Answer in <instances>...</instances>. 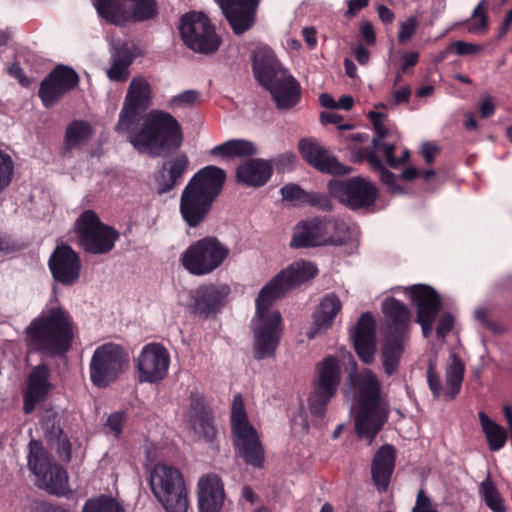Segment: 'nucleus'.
I'll use <instances>...</instances> for the list:
<instances>
[{"instance_id": "f257e3e1", "label": "nucleus", "mask_w": 512, "mask_h": 512, "mask_svg": "<svg viewBox=\"0 0 512 512\" xmlns=\"http://www.w3.org/2000/svg\"><path fill=\"white\" fill-rule=\"evenodd\" d=\"M348 359L353 370L349 374L355 390L352 407L356 435L371 444L388 419V408L381 397V385L376 375L369 369L356 371V362L350 353L340 356L329 355L318 365L314 389L309 397V411L322 418L330 400L336 395L341 381L340 363Z\"/></svg>"}, {"instance_id": "f03ea898", "label": "nucleus", "mask_w": 512, "mask_h": 512, "mask_svg": "<svg viewBox=\"0 0 512 512\" xmlns=\"http://www.w3.org/2000/svg\"><path fill=\"white\" fill-rule=\"evenodd\" d=\"M152 99V88L147 79L134 77L129 84L115 130L125 135L139 153L159 157L167 150L179 148L183 142V133L180 123L168 112L156 109L143 114Z\"/></svg>"}, {"instance_id": "7ed1b4c3", "label": "nucleus", "mask_w": 512, "mask_h": 512, "mask_svg": "<svg viewBox=\"0 0 512 512\" xmlns=\"http://www.w3.org/2000/svg\"><path fill=\"white\" fill-rule=\"evenodd\" d=\"M318 273L316 265L299 260L282 269L260 290L256 300V313L252 319L254 357L258 360L274 355L282 334V318L272 308L275 301L290 290L313 279Z\"/></svg>"}, {"instance_id": "20e7f679", "label": "nucleus", "mask_w": 512, "mask_h": 512, "mask_svg": "<svg viewBox=\"0 0 512 512\" xmlns=\"http://www.w3.org/2000/svg\"><path fill=\"white\" fill-rule=\"evenodd\" d=\"M27 345L48 357L66 354L72 346L75 324L57 301L51 302L26 327Z\"/></svg>"}, {"instance_id": "39448f33", "label": "nucleus", "mask_w": 512, "mask_h": 512, "mask_svg": "<svg viewBox=\"0 0 512 512\" xmlns=\"http://www.w3.org/2000/svg\"><path fill=\"white\" fill-rule=\"evenodd\" d=\"M225 180V171L214 165L200 169L190 179L181 194L179 207L189 227H197L205 221Z\"/></svg>"}, {"instance_id": "423d86ee", "label": "nucleus", "mask_w": 512, "mask_h": 512, "mask_svg": "<svg viewBox=\"0 0 512 512\" xmlns=\"http://www.w3.org/2000/svg\"><path fill=\"white\" fill-rule=\"evenodd\" d=\"M253 71L258 82L271 93L278 109H289L299 102L300 84L282 67L270 48L256 50Z\"/></svg>"}, {"instance_id": "0eeeda50", "label": "nucleus", "mask_w": 512, "mask_h": 512, "mask_svg": "<svg viewBox=\"0 0 512 512\" xmlns=\"http://www.w3.org/2000/svg\"><path fill=\"white\" fill-rule=\"evenodd\" d=\"M151 490L166 512H187L189 492L182 473L175 467L156 464L150 475Z\"/></svg>"}, {"instance_id": "6e6552de", "label": "nucleus", "mask_w": 512, "mask_h": 512, "mask_svg": "<svg viewBox=\"0 0 512 512\" xmlns=\"http://www.w3.org/2000/svg\"><path fill=\"white\" fill-rule=\"evenodd\" d=\"M27 466L35 477V485L40 489L58 496L69 491L66 470L52 462L47 450L38 440L32 439L28 444Z\"/></svg>"}, {"instance_id": "1a4fd4ad", "label": "nucleus", "mask_w": 512, "mask_h": 512, "mask_svg": "<svg viewBox=\"0 0 512 512\" xmlns=\"http://www.w3.org/2000/svg\"><path fill=\"white\" fill-rule=\"evenodd\" d=\"M349 238L348 227L332 218H314L300 222L293 232L291 246L295 248L342 245Z\"/></svg>"}, {"instance_id": "9d476101", "label": "nucleus", "mask_w": 512, "mask_h": 512, "mask_svg": "<svg viewBox=\"0 0 512 512\" xmlns=\"http://www.w3.org/2000/svg\"><path fill=\"white\" fill-rule=\"evenodd\" d=\"M231 429L235 449L247 465L261 467L264 450L256 429L249 422L244 402L240 395L233 399L231 409Z\"/></svg>"}, {"instance_id": "9b49d317", "label": "nucleus", "mask_w": 512, "mask_h": 512, "mask_svg": "<svg viewBox=\"0 0 512 512\" xmlns=\"http://www.w3.org/2000/svg\"><path fill=\"white\" fill-rule=\"evenodd\" d=\"M229 248L215 237H205L191 244L182 254L181 263L192 275L205 276L218 269L229 256Z\"/></svg>"}, {"instance_id": "f8f14e48", "label": "nucleus", "mask_w": 512, "mask_h": 512, "mask_svg": "<svg viewBox=\"0 0 512 512\" xmlns=\"http://www.w3.org/2000/svg\"><path fill=\"white\" fill-rule=\"evenodd\" d=\"M128 356L124 348L115 343H105L96 348L90 365V379L97 387H106L124 371Z\"/></svg>"}, {"instance_id": "ddd939ff", "label": "nucleus", "mask_w": 512, "mask_h": 512, "mask_svg": "<svg viewBox=\"0 0 512 512\" xmlns=\"http://www.w3.org/2000/svg\"><path fill=\"white\" fill-rule=\"evenodd\" d=\"M79 245L87 252L105 254L113 249L119 234L103 224L95 212L84 211L76 222Z\"/></svg>"}, {"instance_id": "4468645a", "label": "nucleus", "mask_w": 512, "mask_h": 512, "mask_svg": "<svg viewBox=\"0 0 512 512\" xmlns=\"http://www.w3.org/2000/svg\"><path fill=\"white\" fill-rule=\"evenodd\" d=\"M465 362L451 352L445 363V384L437 371L436 358H430L427 367V383L434 398L443 401L453 400L460 392L465 373Z\"/></svg>"}, {"instance_id": "2eb2a0df", "label": "nucleus", "mask_w": 512, "mask_h": 512, "mask_svg": "<svg viewBox=\"0 0 512 512\" xmlns=\"http://www.w3.org/2000/svg\"><path fill=\"white\" fill-rule=\"evenodd\" d=\"M98 15L107 22L122 26L130 19L144 21L156 14L155 0H92Z\"/></svg>"}, {"instance_id": "dca6fc26", "label": "nucleus", "mask_w": 512, "mask_h": 512, "mask_svg": "<svg viewBox=\"0 0 512 512\" xmlns=\"http://www.w3.org/2000/svg\"><path fill=\"white\" fill-rule=\"evenodd\" d=\"M179 31L183 42L192 50L211 53L218 49L220 38L208 17L202 12H190L181 17Z\"/></svg>"}, {"instance_id": "f3484780", "label": "nucleus", "mask_w": 512, "mask_h": 512, "mask_svg": "<svg viewBox=\"0 0 512 512\" xmlns=\"http://www.w3.org/2000/svg\"><path fill=\"white\" fill-rule=\"evenodd\" d=\"M328 193L350 209H359L372 205L377 198L376 187L368 180L354 177L349 180H331Z\"/></svg>"}, {"instance_id": "a211bd4d", "label": "nucleus", "mask_w": 512, "mask_h": 512, "mask_svg": "<svg viewBox=\"0 0 512 512\" xmlns=\"http://www.w3.org/2000/svg\"><path fill=\"white\" fill-rule=\"evenodd\" d=\"M401 289L416 305V321L421 325L423 336L425 338L429 337L435 318L442 306L437 292L432 287L424 284H415Z\"/></svg>"}, {"instance_id": "6ab92c4d", "label": "nucleus", "mask_w": 512, "mask_h": 512, "mask_svg": "<svg viewBox=\"0 0 512 512\" xmlns=\"http://www.w3.org/2000/svg\"><path fill=\"white\" fill-rule=\"evenodd\" d=\"M136 362L140 383H158L168 373L170 354L163 345L149 343L142 348Z\"/></svg>"}, {"instance_id": "aec40b11", "label": "nucleus", "mask_w": 512, "mask_h": 512, "mask_svg": "<svg viewBox=\"0 0 512 512\" xmlns=\"http://www.w3.org/2000/svg\"><path fill=\"white\" fill-rule=\"evenodd\" d=\"M368 116L375 130V137L372 139L374 149L382 153L387 164L392 168H398L400 165L406 163L410 156L407 149L403 150L399 158L393 155L395 150L394 142L398 139V133L394 127H388L383 124L385 115L380 112L370 111Z\"/></svg>"}, {"instance_id": "412c9836", "label": "nucleus", "mask_w": 512, "mask_h": 512, "mask_svg": "<svg viewBox=\"0 0 512 512\" xmlns=\"http://www.w3.org/2000/svg\"><path fill=\"white\" fill-rule=\"evenodd\" d=\"M231 288L226 283H208L197 287L191 295L195 313L208 318L219 313L228 301Z\"/></svg>"}, {"instance_id": "4be33fe9", "label": "nucleus", "mask_w": 512, "mask_h": 512, "mask_svg": "<svg viewBox=\"0 0 512 512\" xmlns=\"http://www.w3.org/2000/svg\"><path fill=\"white\" fill-rule=\"evenodd\" d=\"M78 74L67 66H57L42 82L39 97L47 108L54 105L64 94L77 86Z\"/></svg>"}, {"instance_id": "5701e85b", "label": "nucleus", "mask_w": 512, "mask_h": 512, "mask_svg": "<svg viewBox=\"0 0 512 512\" xmlns=\"http://www.w3.org/2000/svg\"><path fill=\"white\" fill-rule=\"evenodd\" d=\"M48 266L55 281L73 285L80 276L81 262L78 254L68 245H58L51 254Z\"/></svg>"}, {"instance_id": "b1692460", "label": "nucleus", "mask_w": 512, "mask_h": 512, "mask_svg": "<svg viewBox=\"0 0 512 512\" xmlns=\"http://www.w3.org/2000/svg\"><path fill=\"white\" fill-rule=\"evenodd\" d=\"M221 8L234 33L240 35L255 22L260 0H214Z\"/></svg>"}, {"instance_id": "393cba45", "label": "nucleus", "mask_w": 512, "mask_h": 512, "mask_svg": "<svg viewBox=\"0 0 512 512\" xmlns=\"http://www.w3.org/2000/svg\"><path fill=\"white\" fill-rule=\"evenodd\" d=\"M376 324L370 313H364L359 318L351 332L355 351L360 360L369 365L373 363L376 353Z\"/></svg>"}, {"instance_id": "a878e982", "label": "nucleus", "mask_w": 512, "mask_h": 512, "mask_svg": "<svg viewBox=\"0 0 512 512\" xmlns=\"http://www.w3.org/2000/svg\"><path fill=\"white\" fill-rule=\"evenodd\" d=\"M302 157L319 171L331 174H348L351 169L342 165L327 150L311 139H302L298 144Z\"/></svg>"}, {"instance_id": "bb28decb", "label": "nucleus", "mask_w": 512, "mask_h": 512, "mask_svg": "<svg viewBox=\"0 0 512 512\" xmlns=\"http://www.w3.org/2000/svg\"><path fill=\"white\" fill-rule=\"evenodd\" d=\"M199 512H221L224 499V484L214 473L201 476L197 482Z\"/></svg>"}, {"instance_id": "cd10ccee", "label": "nucleus", "mask_w": 512, "mask_h": 512, "mask_svg": "<svg viewBox=\"0 0 512 512\" xmlns=\"http://www.w3.org/2000/svg\"><path fill=\"white\" fill-rule=\"evenodd\" d=\"M382 312L387 336L408 339L411 316L408 307L395 298H387L382 303Z\"/></svg>"}, {"instance_id": "c85d7f7f", "label": "nucleus", "mask_w": 512, "mask_h": 512, "mask_svg": "<svg viewBox=\"0 0 512 512\" xmlns=\"http://www.w3.org/2000/svg\"><path fill=\"white\" fill-rule=\"evenodd\" d=\"M138 50L131 41L111 42V66L107 76L111 81L123 82L129 76V66L137 56Z\"/></svg>"}, {"instance_id": "c756f323", "label": "nucleus", "mask_w": 512, "mask_h": 512, "mask_svg": "<svg viewBox=\"0 0 512 512\" xmlns=\"http://www.w3.org/2000/svg\"><path fill=\"white\" fill-rule=\"evenodd\" d=\"M189 158L180 153L163 164L155 175V186L158 194H164L179 185L189 168Z\"/></svg>"}, {"instance_id": "7c9ffc66", "label": "nucleus", "mask_w": 512, "mask_h": 512, "mask_svg": "<svg viewBox=\"0 0 512 512\" xmlns=\"http://www.w3.org/2000/svg\"><path fill=\"white\" fill-rule=\"evenodd\" d=\"M341 309L342 303L335 294L330 293L325 295L321 299L318 310L313 316V324L306 333L307 337L313 339L317 335L329 330Z\"/></svg>"}, {"instance_id": "2f4dec72", "label": "nucleus", "mask_w": 512, "mask_h": 512, "mask_svg": "<svg viewBox=\"0 0 512 512\" xmlns=\"http://www.w3.org/2000/svg\"><path fill=\"white\" fill-rule=\"evenodd\" d=\"M49 370L46 365L35 367L28 381V387L25 393L24 411L31 413L37 402L44 399L50 389L48 381Z\"/></svg>"}, {"instance_id": "473e14b6", "label": "nucleus", "mask_w": 512, "mask_h": 512, "mask_svg": "<svg viewBox=\"0 0 512 512\" xmlns=\"http://www.w3.org/2000/svg\"><path fill=\"white\" fill-rule=\"evenodd\" d=\"M272 175V167L266 160L250 159L238 166L237 181L253 187L263 186Z\"/></svg>"}, {"instance_id": "72a5a7b5", "label": "nucleus", "mask_w": 512, "mask_h": 512, "mask_svg": "<svg viewBox=\"0 0 512 512\" xmlns=\"http://www.w3.org/2000/svg\"><path fill=\"white\" fill-rule=\"evenodd\" d=\"M395 465V451L393 446H382L374 456L372 463V478L378 490L385 491L389 485Z\"/></svg>"}, {"instance_id": "f704fd0d", "label": "nucleus", "mask_w": 512, "mask_h": 512, "mask_svg": "<svg viewBox=\"0 0 512 512\" xmlns=\"http://www.w3.org/2000/svg\"><path fill=\"white\" fill-rule=\"evenodd\" d=\"M43 429L47 440L56 447L59 457L65 461H70L71 443L67 436L64 435L56 414H47L43 420Z\"/></svg>"}, {"instance_id": "c9c22d12", "label": "nucleus", "mask_w": 512, "mask_h": 512, "mask_svg": "<svg viewBox=\"0 0 512 512\" xmlns=\"http://www.w3.org/2000/svg\"><path fill=\"white\" fill-rule=\"evenodd\" d=\"M406 340L407 338L387 336L381 352V361L384 372L388 376L393 375L397 371Z\"/></svg>"}, {"instance_id": "e433bc0d", "label": "nucleus", "mask_w": 512, "mask_h": 512, "mask_svg": "<svg viewBox=\"0 0 512 512\" xmlns=\"http://www.w3.org/2000/svg\"><path fill=\"white\" fill-rule=\"evenodd\" d=\"M256 153L253 143L244 139H231L209 150L213 157H248Z\"/></svg>"}, {"instance_id": "4c0bfd02", "label": "nucleus", "mask_w": 512, "mask_h": 512, "mask_svg": "<svg viewBox=\"0 0 512 512\" xmlns=\"http://www.w3.org/2000/svg\"><path fill=\"white\" fill-rule=\"evenodd\" d=\"M478 416L490 449L493 451L500 450L507 441L505 429L491 420L484 412H479Z\"/></svg>"}, {"instance_id": "58836bf2", "label": "nucleus", "mask_w": 512, "mask_h": 512, "mask_svg": "<svg viewBox=\"0 0 512 512\" xmlns=\"http://www.w3.org/2000/svg\"><path fill=\"white\" fill-rule=\"evenodd\" d=\"M92 136L91 125L83 120H75L66 128L65 145L74 148L84 144Z\"/></svg>"}, {"instance_id": "ea45409f", "label": "nucleus", "mask_w": 512, "mask_h": 512, "mask_svg": "<svg viewBox=\"0 0 512 512\" xmlns=\"http://www.w3.org/2000/svg\"><path fill=\"white\" fill-rule=\"evenodd\" d=\"M367 161L371 167L379 173L381 182L392 194H403L404 189L398 184L399 178L388 171L382 164L376 152H371L367 156Z\"/></svg>"}, {"instance_id": "a19ab883", "label": "nucleus", "mask_w": 512, "mask_h": 512, "mask_svg": "<svg viewBox=\"0 0 512 512\" xmlns=\"http://www.w3.org/2000/svg\"><path fill=\"white\" fill-rule=\"evenodd\" d=\"M480 494L493 512H505L503 499L489 477L481 483Z\"/></svg>"}, {"instance_id": "79ce46f5", "label": "nucleus", "mask_w": 512, "mask_h": 512, "mask_svg": "<svg viewBox=\"0 0 512 512\" xmlns=\"http://www.w3.org/2000/svg\"><path fill=\"white\" fill-rule=\"evenodd\" d=\"M189 424L195 434L206 442H212L215 437V428L210 413L198 418L192 415Z\"/></svg>"}, {"instance_id": "37998d69", "label": "nucleus", "mask_w": 512, "mask_h": 512, "mask_svg": "<svg viewBox=\"0 0 512 512\" xmlns=\"http://www.w3.org/2000/svg\"><path fill=\"white\" fill-rule=\"evenodd\" d=\"M490 0H481L473 11L471 19L468 21V31L473 34H481L487 28L486 8Z\"/></svg>"}, {"instance_id": "c03bdc74", "label": "nucleus", "mask_w": 512, "mask_h": 512, "mask_svg": "<svg viewBox=\"0 0 512 512\" xmlns=\"http://www.w3.org/2000/svg\"><path fill=\"white\" fill-rule=\"evenodd\" d=\"M82 512H125L122 506L113 498L99 497L88 500Z\"/></svg>"}, {"instance_id": "a18cd8bd", "label": "nucleus", "mask_w": 512, "mask_h": 512, "mask_svg": "<svg viewBox=\"0 0 512 512\" xmlns=\"http://www.w3.org/2000/svg\"><path fill=\"white\" fill-rule=\"evenodd\" d=\"M200 92L196 90H186L169 100L171 109H187L195 106L200 101Z\"/></svg>"}, {"instance_id": "49530a36", "label": "nucleus", "mask_w": 512, "mask_h": 512, "mask_svg": "<svg viewBox=\"0 0 512 512\" xmlns=\"http://www.w3.org/2000/svg\"><path fill=\"white\" fill-rule=\"evenodd\" d=\"M14 174V161L11 156L0 151V193L11 183Z\"/></svg>"}, {"instance_id": "de8ad7c7", "label": "nucleus", "mask_w": 512, "mask_h": 512, "mask_svg": "<svg viewBox=\"0 0 512 512\" xmlns=\"http://www.w3.org/2000/svg\"><path fill=\"white\" fill-rule=\"evenodd\" d=\"M280 193L284 200L292 201L299 205L306 204L308 192L304 191L297 184H287L283 186Z\"/></svg>"}, {"instance_id": "09e8293b", "label": "nucleus", "mask_w": 512, "mask_h": 512, "mask_svg": "<svg viewBox=\"0 0 512 512\" xmlns=\"http://www.w3.org/2000/svg\"><path fill=\"white\" fill-rule=\"evenodd\" d=\"M419 26V21L416 17L411 16L406 20L400 22L399 32L397 39L399 43H405L409 41L416 33Z\"/></svg>"}, {"instance_id": "8fccbe9b", "label": "nucleus", "mask_w": 512, "mask_h": 512, "mask_svg": "<svg viewBox=\"0 0 512 512\" xmlns=\"http://www.w3.org/2000/svg\"><path fill=\"white\" fill-rule=\"evenodd\" d=\"M482 47L477 44H472L464 41H455L452 42L446 49V51L440 56V59H444L446 57V53L451 50L454 51L457 55H473L480 52Z\"/></svg>"}, {"instance_id": "3c124183", "label": "nucleus", "mask_w": 512, "mask_h": 512, "mask_svg": "<svg viewBox=\"0 0 512 512\" xmlns=\"http://www.w3.org/2000/svg\"><path fill=\"white\" fill-rule=\"evenodd\" d=\"M209 413V410L205 406L204 397L198 393H191L188 421L190 420L192 415L194 416V418H198Z\"/></svg>"}, {"instance_id": "603ef678", "label": "nucleus", "mask_w": 512, "mask_h": 512, "mask_svg": "<svg viewBox=\"0 0 512 512\" xmlns=\"http://www.w3.org/2000/svg\"><path fill=\"white\" fill-rule=\"evenodd\" d=\"M331 198L333 197L330 194L324 195L317 192H308L305 205H310L324 211H329L333 208Z\"/></svg>"}, {"instance_id": "864d4df0", "label": "nucleus", "mask_w": 512, "mask_h": 512, "mask_svg": "<svg viewBox=\"0 0 512 512\" xmlns=\"http://www.w3.org/2000/svg\"><path fill=\"white\" fill-rule=\"evenodd\" d=\"M412 512H437V509L432 504L430 498L426 495L424 490H419L416 502L412 508Z\"/></svg>"}, {"instance_id": "5fc2aeb1", "label": "nucleus", "mask_w": 512, "mask_h": 512, "mask_svg": "<svg viewBox=\"0 0 512 512\" xmlns=\"http://www.w3.org/2000/svg\"><path fill=\"white\" fill-rule=\"evenodd\" d=\"M126 414L122 411H117L109 415L107 419V427L118 436L122 432L123 423L125 421Z\"/></svg>"}, {"instance_id": "6e6d98bb", "label": "nucleus", "mask_w": 512, "mask_h": 512, "mask_svg": "<svg viewBox=\"0 0 512 512\" xmlns=\"http://www.w3.org/2000/svg\"><path fill=\"white\" fill-rule=\"evenodd\" d=\"M454 324V317L450 313H445L439 319L436 327L437 336L444 339L446 335L451 331Z\"/></svg>"}, {"instance_id": "4d7b16f0", "label": "nucleus", "mask_w": 512, "mask_h": 512, "mask_svg": "<svg viewBox=\"0 0 512 512\" xmlns=\"http://www.w3.org/2000/svg\"><path fill=\"white\" fill-rule=\"evenodd\" d=\"M369 2L370 0H346L347 10L344 16L347 18L355 17L362 9L369 5Z\"/></svg>"}, {"instance_id": "13d9d810", "label": "nucleus", "mask_w": 512, "mask_h": 512, "mask_svg": "<svg viewBox=\"0 0 512 512\" xmlns=\"http://www.w3.org/2000/svg\"><path fill=\"white\" fill-rule=\"evenodd\" d=\"M439 152L437 145L431 142H425L421 146V154L425 159L426 163L430 164L434 161L436 155Z\"/></svg>"}, {"instance_id": "bf43d9fd", "label": "nucleus", "mask_w": 512, "mask_h": 512, "mask_svg": "<svg viewBox=\"0 0 512 512\" xmlns=\"http://www.w3.org/2000/svg\"><path fill=\"white\" fill-rule=\"evenodd\" d=\"M360 33H361V36H362L363 40L367 44H374V42H375V33H374V29H373V27H372L370 22H368V21L361 22Z\"/></svg>"}, {"instance_id": "052dcab7", "label": "nucleus", "mask_w": 512, "mask_h": 512, "mask_svg": "<svg viewBox=\"0 0 512 512\" xmlns=\"http://www.w3.org/2000/svg\"><path fill=\"white\" fill-rule=\"evenodd\" d=\"M411 96V89L408 86H403L393 92L394 104L398 105L409 101Z\"/></svg>"}, {"instance_id": "680f3d73", "label": "nucleus", "mask_w": 512, "mask_h": 512, "mask_svg": "<svg viewBox=\"0 0 512 512\" xmlns=\"http://www.w3.org/2000/svg\"><path fill=\"white\" fill-rule=\"evenodd\" d=\"M292 429L296 433L305 432L308 429V422L303 414H299L292 419Z\"/></svg>"}, {"instance_id": "e2e57ef3", "label": "nucleus", "mask_w": 512, "mask_h": 512, "mask_svg": "<svg viewBox=\"0 0 512 512\" xmlns=\"http://www.w3.org/2000/svg\"><path fill=\"white\" fill-rule=\"evenodd\" d=\"M377 13H378L380 20L383 23H392L394 20V17H395L393 11L390 10L385 5H379L377 7Z\"/></svg>"}, {"instance_id": "0e129e2a", "label": "nucleus", "mask_w": 512, "mask_h": 512, "mask_svg": "<svg viewBox=\"0 0 512 512\" xmlns=\"http://www.w3.org/2000/svg\"><path fill=\"white\" fill-rule=\"evenodd\" d=\"M354 55L358 63L361 65L367 64L370 58L369 51L360 44L355 48Z\"/></svg>"}, {"instance_id": "69168bd1", "label": "nucleus", "mask_w": 512, "mask_h": 512, "mask_svg": "<svg viewBox=\"0 0 512 512\" xmlns=\"http://www.w3.org/2000/svg\"><path fill=\"white\" fill-rule=\"evenodd\" d=\"M419 54L417 52L405 53L403 55L404 64L402 66V72H406L409 67H413L417 64Z\"/></svg>"}, {"instance_id": "338daca9", "label": "nucleus", "mask_w": 512, "mask_h": 512, "mask_svg": "<svg viewBox=\"0 0 512 512\" xmlns=\"http://www.w3.org/2000/svg\"><path fill=\"white\" fill-rule=\"evenodd\" d=\"M494 104L492 102V99L490 97L486 98L482 101L480 105V113L483 118H487L491 116L494 113Z\"/></svg>"}, {"instance_id": "774afa93", "label": "nucleus", "mask_w": 512, "mask_h": 512, "mask_svg": "<svg viewBox=\"0 0 512 512\" xmlns=\"http://www.w3.org/2000/svg\"><path fill=\"white\" fill-rule=\"evenodd\" d=\"M37 512H67L65 509L48 503H40L36 506Z\"/></svg>"}]
</instances>
